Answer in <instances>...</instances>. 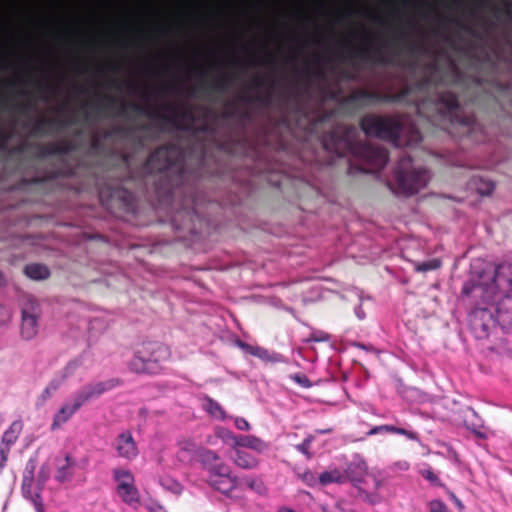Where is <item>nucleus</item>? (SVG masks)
I'll use <instances>...</instances> for the list:
<instances>
[{"label":"nucleus","instance_id":"nucleus-1","mask_svg":"<svg viewBox=\"0 0 512 512\" xmlns=\"http://www.w3.org/2000/svg\"><path fill=\"white\" fill-rule=\"evenodd\" d=\"M160 34H64V36H159ZM258 36V78L251 89L255 95L241 94L242 104L257 105L263 109L276 106L279 117H269L271 130L279 132V147L288 151L285 135L301 144L295 156L291 176L319 190L331 167L345 159L347 172L372 174L382 170L389 161L383 146L359 140V130L335 121V112L323 103L311 104L312 91L307 86L302 99L289 83H302L304 71L298 65L297 51H282L273 60L271 88L262 93L266 81L260 75L264 66L261 57L262 36ZM287 36L283 43L298 42L294 36L305 34H269ZM310 36H342L333 43H325L327 55H317L325 70L318 71L323 97L328 94L338 99L339 93L328 88L329 77L340 82L365 84L369 77L379 76L389 91L362 89L351 96L357 104L396 100L412 104L416 112L434 124L450 126V132L463 138V107L456 90H463V34H309ZM374 85V83H367Z\"/></svg>","mask_w":512,"mask_h":512},{"label":"nucleus","instance_id":"nucleus-2","mask_svg":"<svg viewBox=\"0 0 512 512\" xmlns=\"http://www.w3.org/2000/svg\"><path fill=\"white\" fill-rule=\"evenodd\" d=\"M115 138L134 139L143 148L145 140L136 135V127L117 124L95 131L90 147L81 152L72 140L38 145L29 161L30 185L51 183L75 193H97L106 209L112 213L136 215L144 198L155 210L165 212L168 194L162 192L156 164L148 171V159L134 166L131 153L112 152L103 156L104 142Z\"/></svg>","mask_w":512,"mask_h":512},{"label":"nucleus","instance_id":"nucleus-3","mask_svg":"<svg viewBox=\"0 0 512 512\" xmlns=\"http://www.w3.org/2000/svg\"><path fill=\"white\" fill-rule=\"evenodd\" d=\"M205 107L193 106L181 112L167 106L166 117L177 124L166 123L165 132L173 141L160 146L148 158L146 171L156 164L162 192L167 193L165 214L181 240L198 241L218 225V218L207 210L212 188L210 182V146L218 153L246 151L245 139H218V127L204 113Z\"/></svg>","mask_w":512,"mask_h":512},{"label":"nucleus","instance_id":"nucleus-4","mask_svg":"<svg viewBox=\"0 0 512 512\" xmlns=\"http://www.w3.org/2000/svg\"><path fill=\"white\" fill-rule=\"evenodd\" d=\"M226 109L219 114L212 108H204V113L211 123L218 127V139L228 140L229 137L235 139H245L247 142L246 151H229L225 154L218 153L216 149L210 146L211 171L210 182L212 188H216L212 196H209L207 210L213 212V217L218 218V212L228 206L240 205L243 194H248L253 188L254 176H263L276 187H281L285 174L288 173L286 164H273L265 156L258 146V143L244 133L234 135L227 132L220 137V121H229L236 119L238 107L227 102Z\"/></svg>","mask_w":512,"mask_h":512},{"label":"nucleus","instance_id":"nucleus-5","mask_svg":"<svg viewBox=\"0 0 512 512\" xmlns=\"http://www.w3.org/2000/svg\"><path fill=\"white\" fill-rule=\"evenodd\" d=\"M64 114L58 119H42L35 121L34 132L37 135H46L55 126L69 128L80 123L96 124L102 117L123 118L134 122L136 115L146 117L155 123L157 132H165V124H177L173 117H166V112L153 110L150 106L138 103H121L114 98L104 96L91 104H82L77 112L69 110L68 104L61 109Z\"/></svg>","mask_w":512,"mask_h":512},{"label":"nucleus","instance_id":"nucleus-6","mask_svg":"<svg viewBox=\"0 0 512 512\" xmlns=\"http://www.w3.org/2000/svg\"><path fill=\"white\" fill-rule=\"evenodd\" d=\"M377 5L370 10L356 7L354 3L344 6H328L323 0H314L313 12L322 17L348 19L355 15H367L382 22H394L402 19L407 12L410 18L416 15L426 16L436 12L429 3H416V0H377Z\"/></svg>","mask_w":512,"mask_h":512},{"label":"nucleus","instance_id":"nucleus-7","mask_svg":"<svg viewBox=\"0 0 512 512\" xmlns=\"http://www.w3.org/2000/svg\"><path fill=\"white\" fill-rule=\"evenodd\" d=\"M361 130L368 137L389 141L397 148L413 147L422 141L418 127L407 117L367 114L360 120Z\"/></svg>","mask_w":512,"mask_h":512},{"label":"nucleus","instance_id":"nucleus-8","mask_svg":"<svg viewBox=\"0 0 512 512\" xmlns=\"http://www.w3.org/2000/svg\"><path fill=\"white\" fill-rule=\"evenodd\" d=\"M512 264L503 262L496 266L487 265L476 271L462 286V294L482 298L485 303L496 300L504 294H512Z\"/></svg>","mask_w":512,"mask_h":512},{"label":"nucleus","instance_id":"nucleus-9","mask_svg":"<svg viewBox=\"0 0 512 512\" xmlns=\"http://www.w3.org/2000/svg\"><path fill=\"white\" fill-rule=\"evenodd\" d=\"M430 180V172L424 167H416L410 155L400 156L393 170L389 188L398 196L409 197L425 188Z\"/></svg>","mask_w":512,"mask_h":512},{"label":"nucleus","instance_id":"nucleus-10","mask_svg":"<svg viewBox=\"0 0 512 512\" xmlns=\"http://www.w3.org/2000/svg\"><path fill=\"white\" fill-rule=\"evenodd\" d=\"M119 384L120 381L115 378L85 384L75 391L55 413L51 429L55 430L60 428L63 424L68 422L83 405L98 399L101 395L111 391Z\"/></svg>","mask_w":512,"mask_h":512},{"label":"nucleus","instance_id":"nucleus-11","mask_svg":"<svg viewBox=\"0 0 512 512\" xmlns=\"http://www.w3.org/2000/svg\"><path fill=\"white\" fill-rule=\"evenodd\" d=\"M11 134L0 128V180L9 175H18L24 186H30L29 161L26 143L10 147Z\"/></svg>","mask_w":512,"mask_h":512},{"label":"nucleus","instance_id":"nucleus-12","mask_svg":"<svg viewBox=\"0 0 512 512\" xmlns=\"http://www.w3.org/2000/svg\"><path fill=\"white\" fill-rule=\"evenodd\" d=\"M170 357V349L158 341H145L135 350L128 363L129 370L137 374L155 375Z\"/></svg>","mask_w":512,"mask_h":512},{"label":"nucleus","instance_id":"nucleus-13","mask_svg":"<svg viewBox=\"0 0 512 512\" xmlns=\"http://www.w3.org/2000/svg\"><path fill=\"white\" fill-rule=\"evenodd\" d=\"M461 298L470 306L468 314L469 328L475 338L487 339L497 322L493 311V304L485 303L482 298H472L461 293Z\"/></svg>","mask_w":512,"mask_h":512},{"label":"nucleus","instance_id":"nucleus-14","mask_svg":"<svg viewBox=\"0 0 512 512\" xmlns=\"http://www.w3.org/2000/svg\"><path fill=\"white\" fill-rule=\"evenodd\" d=\"M263 0L252 2L250 0H241V5L245 11L258 12V30L233 29V30H185V29H59V32H302V30H274L263 27L260 13L263 9Z\"/></svg>","mask_w":512,"mask_h":512},{"label":"nucleus","instance_id":"nucleus-15","mask_svg":"<svg viewBox=\"0 0 512 512\" xmlns=\"http://www.w3.org/2000/svg\"><path fill=\"white\" fill-rule=\"evenodd\" d=\"M42 309L38 300L32 295H25L21 302V337L31 340L38 334V322Z\"/></svg>","mask_w":512,"mask_h":512},{"label":"nucleus","instance_id":"nucleus-16","mask_svg":"<svg viewBox=\"0 0 512 512\" xmlns=\"http://www.w3.org/2000/svg\"><path fill=\"white\" fill-rule=\"evenodd\" d=\"M113 480H118L120 477L128 478L129 483H121L116 487V492L121 500L132 508H137L140 505V493L135 486V477L133 473L124 468H115L112 471Z\"/></svg>","mask_w":512,"mask_h":512},{"label":"nucleus","instance_id":"nucleus-17","mask_svg":"<svg viewBox=\"0 0 512 512\" xmlns=\"http://www.w3.org/2000/svg\"><path fill=\"white\" fill-rule=\"evenodd\" d=\"M493 304V311L495 314L497 326L501 328L504 333L512 332V294H504L499 296L494 301H490Z\"/></svg>","mask_w":512,"mask_h":512},{"label":"nucleus","instance_id":"nucleus-18","mask_svg":"<svg viewBox=\"0 0 512 512\" xmlns=\"http://www.w3.org/2000/svg\"><path fill=\"white\" fill-rule=\"evenodd\" d=\"M199 462L210 473V477H230V467L213 450H201Z\"/></svg>","mask_w":512,"mask_h":512},{"label":"nucleus","instance_id":"nucleus-19","mask_svg":"<svg viewBox=\"0 0 512 512\" xmlns=\"http://www.w3.org/2000/svg\"><path fill=\"white\" fill-rule=\"evenodd\" d=\"M114 448L117 455L127 460H133L137 457L139 451L137 444L130 431H124L120 433L114 443Z\"/></svg>","mask_w":512,"mask_h":512},{"label":"nucleus","instance_id":"nucleus-20","mask_svg":"<svg viewBox=\"0 0 512 512\" xmlns=\"http://www.w3.org/2000/svg\"><path fill=\"white\" fill-rule=\"evenodd\" d=\"M367 471L368 467L366 462L357 456L354 460L346 465V468L342 472L344 483L350 481L354 486H356L358 483L362 482L363 477Z\"/></svg>","mask_w":512,"mask_h":512},{"label":"nucleus","instance_id":"nucleus-21","mask_svg":"<svg viewBox=\"0 0 512 512\" xmlns=\"http://www.w3.org/2000/svg\"><path fill=\"white\" fill-rule=\"evenodd\" d=\"M78 463L70 454H66L62 461H58L55 480L58 483H66L73 479Z\"/></svg>","mask_w":512,"mask_h":512},{"label":"nucleus","instance_id":"nucleus-22","mask_svg":"<svg viewBox=\"0 0 512 512\" xmlns=\"http://www.w3.org/2000/svg\"><path fill=\"white\" fill-rule=\"evenodd\" d=\"M238 481V478L230 473V477H209L208 483L215 490L227 497H232L230 493L237 487Z\"/></svg>","mask_w":512,"mask_h":512},{"label":"nucleus","instance_id":"nucleus-23","mask_svg":"<svg viewBox=\"0 0 512 512\" xmlns=\"http://www.w3.org/2000/svg\"><path fill=\"white\" fill-rule=\"evenodd\" d=\"M38 458L37 455L31 456L25 465L23 471V478L21 484V493H30V487L34 484L35 470L37 468Z\"/></svg>","mask_w":512,"mask_h":512},{"label":"nucleus","instance_id":"nucleus-24","mask_svg":"<svg viewBox=\"0 0 512 512\" xmlns=\"http://www.w3.org/2000/svg\"><path fill=\"white\" fill-rule=\"evenodd\" d=\"M34 483H35V488L33 490V486L30 487V493L29 494H26V493H22V496L30 501L36 512H44V503H43V498H42V492L44 490V487L46 485V482H38V480H36L34 478Z\"/></svg>","mask_w":512,"mask_h":512},{"label":"nucleus","instance_id":"nucleus-25","mask_svg":"<svg viewBox=\"0 0 512 512\" xmlns=\"http://www.w3.org/2000/svg\"><path fill=\"white\" fill-rule=\"evenodd\" d=\"M232 460L238 467L246 470L254 469L258 466V460L251 453L241 450L235 449L234 455L232 456Z\"/></svg>","mask_w":512,"mask_h":512},{"label":"nucleus","instance_id":"nucleus-26","mask_svg":"<svg viewBox=\"0 0 512 512\" xmlns=\"http://www.w3.org/2000/svg\"><path fill=\"white\" fill-rule=\"evenodd\" d=\"M25 275L35 281L46 280L50 277V269L42 263H31L24 268Z\"/></svg>","mask_w":512,"mask_h":512},{"label":"nucleus","instance_id":"nucleus-27","mask_svg":"<svg viewBox=\"0 0 512 512\" xmlns=\"http://www.w3.org/2000/svg\"><path fill=\"white\" fill-rule=\"evenodd\" d=\"M236 447L249 448L261 453L267 449V444L254 435H239L237 437Z\"/></svg>","mask_w":512,"mask_h":512},{"label":"nucleus","instance_id":"nucleus-28","mask_svg":"<svg viewBox=\"0 0 512 512\" xmlns=\"http://www.w3.org/2000/svg\"><path fill=\"white\" fill-rule=\"evenodd\" d=\"M22 429L23 423L21 420L13 421L8 429L3 433L0 443L12 447L19 438Z\"/></svg>","mask_w":512,"mask_h":512},{"label":"nucleus","instance_id":"nucleus-29","mask_svg":"<svg viewBox=\"0 0 512 512\" xmlns=\"http://www.w3.org/2000/svg\"><path fill=\"white\" fill-rule=\"evenodd\" d=\"M472 185L482 196L491 195L495 189V183L492 180L480 175L472 178Z\"/></svg>","mask_w":512,"mask_h":512},{"label":"nucleus","instance_id":"nucleus-30","mask_svg":"<svg viewBox=\"0 0 512 512\" xmlns=\"http://www.w3.org/2000/svg\"><path fill=\"white\" fill-rule=\"evenodd\" d=\"M207 450V448L198 446L192 440H185L181 443L180 454L184 457L187 454L189 457L195 458L198 462L200 461V451Z\"/></svg>","mask_w":512,"mask_h":512},{"label":"nucleus","instance_id":"nucleus-31","mask_svg":"<svg viewBox=\"0 0 512 512\" xmlns=\"http://www.w3.org/2000/svg\"><path fill=\"white\" fill-rule=\"evenodd\" d=\"M319 483L326 486L331 483L344 484L342 472L338 469L324 471L319 475Z\"/></svg>","mask_w":512,"mask_h":512},{"label":"nucleus","instance_id":"nucleus-32","mask_svg":"<svg viewBox=\"0 0 512 512\" xmlns=\"http://www.w3.org/2000/svg\"><path fill=\"white\" fill-rule=\"evenodd\" d=\"M197 7L195 2L192 0H184L178 2L174 12L176 15L181 17H190L194 16L197 13Z\"/></svg>","mask_w":512,"mask_h":512},{"label":"nucleus","instance_id":"nucleus-33","mask_svg":"<svg viewBox=\"0 0 512 512\" xmlns=\"http://www.w3.org/2000/svg\"><path fill=\"white\" fill-rule=\"evenodd\" d=\"M204 409L212 416L218 417L220 419L226 418V413L221 407V405L212 399L209 396H205L204 398Z\"/></svg>","mask_w":512,"mask_h":512},{"label":"nucleus","instance_id":"nucleus-34","mask_svg":"<svg viewBox=\"0 0 512 512\" xmlns=\"http://www.w3.org/2000/svg\"><path fill=\"white\" fill-rule=\"evenodd\" d=\"M84 361H85V353L83 352V353L79 354L78 356H76L75 358L71 359L65 365V367L62 370H60L59 372L62 375H65V378L68 379L76 372V370L79 367H81L83 365Z\"/></svg>","mask_w":512,"mask_h":512},{"label":"nucleus","instance_id":"nucleus-35","mask_svg":"<svg viewBox=\"0 0 512 512\" xmlns=\"http://www.w3.org/2000/svg\"><path fill=\"white\" fill-rule=\"evenodd\" d=\"M302 32H374L373 30L369 29H350V30H334V29H315V30H302ZM387 32H441L440 30H388Z\"/></svg>","mask_w":512,"mask_h":512},{"label":"nucleus","instance_id":"nucleus-36","mask_svg":"<svg viewBox=\"0 0 512 512\" xmlns=\"http://www.w3.org/2000/svg\"><path fill=\"white\" fill-rule=\"evenodd\" d=\"M159 483L165 490L174 494H180L183 490V486L171 477H163L159 480Z\"/></svg>","mask_w":512,"mask_h":512},{"label":"nucleus","instance_id":"nucleus-37","mask_svg":"<svg viewBox=\"0 0 512 512\" xmlns=\"http://www.w3.org/2000/svg\"><path fill=\"white\" fill-rule=\"evenodd\" d=\"M362 501L368 503L369 505H376L382 501V497L378 493H369L363 488L358 487V495Z\"/></svg>","mask_w":512,"mask_h":512},{"label":"nucleus","instance_id":"nucleus-38","mask_svg":"<svg viewBox=\"0 0 512 512\" xmlns=\"http://www.w3.org/2000/svg\"><path fill=\"white\" fill-rule=\"evenodd\" d=\"M441 266V261L437 258L430 259L421 263H417L415 265V270L417 272H428L432 270H436Z\"/></svg>","mask_w":512,"mask_h":512},{"label":"nucleus","instance_id":"nucleus-39","mask_svg":"<svg viewBox=\"0 0 512 512\" xmlns=\"http://www.w3.org/2000/svg\"><path fill=\"white\" fill-rule=\"evenodd\" d=\"M450 11L464 12L467 10L465 0H439Z\"/></svg>","mask_w":512,"mask_h":512},{"label":"nucleus","instance_id":"nucleus-40","mask_svg":"<svg viewBox=\"0 0 512 512\" xmlns=\"http://www.w3.org/2000/svg\"><path fill=\"white\" fill-rule=\"evenodd\" d=\"M465 427L472 432L476 438L484 440L487 438L486 432L483 431L484 425L480 423H469L465 421Z\"/></svg>","mask_w":512,"mask_h":512},{"label":"nucleus","instance_id":"nucleus-41","mask_svg":"<svg viewBox=\"0 0 512 512\" xmlns=\"http://www.w3.org/2000/svg\"><path fill=\"white\" fill-rule=\"evenodd\" d=\"M421 475L428 480L432 485L445 488V484L439 479V477L432 471V469H424L421 471Z\"/></svg>","mask_w":512,"mask_h":512},{"label":"nucleus","instance_id":"nucleus-42","mask_svg":"<svg viewBox=\"0 0 512 512\" xmlns=\"http://www.w3.org/2000/svg\"><path fill=\"white\" fill-rule=\"evenodd\" d=\"M217 436L220 437L224 442L231 443L236 448L237 437L239 435L234 434L232 431L222 428L217 432Z\"/></svg>","mask_w":512,"mask_h":512},{"label":"nucleus","instance_id":"nucleus-43","mask_svg":"<svg viewBox=\"0 0 512 512\" xmlns=\"http://www.w3.org/2000/svg\"><path fill=\"white\" fill-rule=\"evenodd\" d=\"M314 439V436L308 435L300 444L295 446L296 450L306 455L308 458L311 457L309 448Z\"/></svg>","mask_w":512,"mask_h":512},{"label":"nucleus","instance_id":"nucleus-44","mask_svg":"<svg viewBox=\"0 0 512 512\" xmlns=\"http://www.w3.org/2000/svg\"><path fill=\"white\" fill-rule=\"evenodd\" d=\"M51 470L48 463H44L40 466L38 473L35 477L38 482H46L50 479Z\"/></svg>","mask_w":512,"mask_h":512},{"label":"nucleus","instance_id":"nucleus-45","mask_svg":"<svg viewBox=\"0 0 512 512\" xmlns=\"http://www.w3.org/2000/svg\"><path fill=\"white\" fill-rule=\"evenodd\" d=\"M65 375L58 372L48 383L49 389L56 392L66 381Z\"/></svg>","mask_w":512,"mask_h":512},{"label":"nucleus","instance_id":"nucleus-46","mask_svg":"<svg viewBox=\"0 0 512 512\" xmlns=\"http://www.w3.org/2000/svg\"><path fill=\"white\" fill-rule=\"evenodd\" d=\"M241 482L243 484H245L248 488H250L251 490H254L256 491L257 493H260L261 492V489L263 487V484L262 482L260 481H257L256 479L252 478V477H244L243 479H241Z\"/></svg>","mask_w":512,"mask_h":512},{"label":"nucleus","instance_id":"nucleus-47","mask_svg":"<svg viewBox=\"0 0 512 512\" xmlns=\"http://www.w3.org/2000/svg\"><path fill=\"white\" fill-rule=\"evenodd\" d=\"M253 118L252 112L249 110H242L238 108V114L236 116V119L241 124L242 128L246 126V123L251 121Z\"/></svg>","mask_w":512,"mask_h":512},{"label":"nucleus","instance_id":"nucleus-48","mask_svg":"<svg viewBox=\"0 0 512 512\" xmlns=\"http://www.w3.org/2000/svg\"><path fill=\"white\" fill-rule=\"evenodd\" d=\"M391 433H397V434H401V435H404L406 436L408 439L410 440H417L418 439V435L416 432H413V431H410V430H406L404 428H398V427H395L393 425H391Z\"/></svg>","mask_w":512,"mask_h":512},{"label":"nucleus","instance_id":"nucleus-49","mask_svg":"<svg viewBox=\"0 0 512 512\" xmlns=\"http://www.w3.org/2000/svg\"><path fill=\"white\" fill-rule=\"evenodd\" d=\"M429 512H447V506L441 500H432L429 502Z\"/></svg>","mask_w":512,"mask_h":512},{"label":"nucleus","instance_id":"nucleus-50","mask_svg":"<svg viewBox=\"0 0 512 512\" xmlns=\"http://www.w3.org/2000/svg\"><path fill=\"white\" fill-rule=\"evenodd\" d=\"M11 320V311L8 307L0 304V326L8 324Z\"/></svg>","mask_w":512,"mask_h":512},{"label":"nucleus","instance_id":"nucleus-51","mask_svg":"<svg viewBox=\"0 0 512 512\" xmlns=\"http://www.w3.org/2000/svg\"><path fill=\"white\" fill-rule=\"evenodd\" d=\"M291 379L301 385L304 388H309L312 386L311 381L308 379L307 376L302 374H294L291 376Z\"/></svg>","mask_w":512,"mask_h":512},{"label":"nucleus","instance_id":"nucleus-52","mask_svg":"<svg viewBox=\"0 0 512 512\" xmlns=\"http://www.w3.org/2000/svg\"><path fill=\"white\" fill-rule=\"evenodd\" d=\"M355 294H356V296L358 297V299H359L360 303H359L357 306H355V308H354V313H355L356 317H357L359 320H364V319H365V317H366V314H365V312H364V310H363V308H362V304H361V303H362L363 298H362L361 294H360L358 291H355Z\"/></svg>","mask_w":512,"mask_h":512},{"label":"nucleus","instance_id":"nucleus-53","mask_svg":"<svg viewBox=\"0 0 512 512\" xmlns=\"http://www.w3.org/2000/svg\"><path fill=\"white\" fill-rule=\"evenodd\" d=\"M254 356L263 361L269 362L270 351L266 348L256 346Z\"/></svg>","mask_w":512,"mask_h":512},{"label":"nucleus","instance_id":"nucleus-54","mask_svg":"<svg viewBox=\"0 0 512 512\" xmlns=\"http://www.w3.org/2000/svg\"><path fill=\"white\" fill-rule=\"evenodd\" d=\"M234 424L238 430L248 431L250 430V424L248 421L242 417H236L234 419Z\"/></svg>","mask_w":512,"mask_h":512},{"label":"nucleus","instance_id":"nucleus-55","mask_svg":"<svg viewBox=\"0 0 512 512\" xmlns=\"http://www.w3.org/2000/svg\"><path fill=\"white\" fill-rule=\"evenodd\" d=\"M236 344L245 353H248V354L254 356L256 346H252V345H250V344H248V343H246V342H244L242 340H237Z\"/></svg>","mask_w":512,"mask_h":512},{"label":"nucleus","instance_id":"nucleus-56","mask_svg":"<svg viewBox=\"0 0 512 512\" xmlns=\"http://www.w3.org/2000/svg\"><path fill=\"white\" fill-rule=\"evenodd\" d=\"M269 362L271 363H288L289 360L278 352H270Z\"/></svg>","mask_w":512,"mask_h":512},{"label":"nucleus","instance_id":"nucleus-57","mask_svg":"<svg viewBox=\"0 0 512 512\" xmlns=\"http://www.w3.org/2000/svg\"><path fill=\"white\" fill-rule=\"evenodd\" d=\"M391 430H392L391 425H379V426H375L372 429H370L368 431L367 435L371 436V435H376V434L384 433V432L391 433Z\"/></svg>","mask_w":512,"mask_h":512},{"label":"nucleus","instance_id":"nucleus-58","mask_svg":"<svg viewBox=\"0 0 512 512\" xmlns=\"http://www.w3.org/2000/svg\"><path fill=\"white\" fill-rule=\"evenodd\" d=\"M137 10L141 13H150L152 11L155 10V7L154 5L148 1V2H145V3H141L138 7H137Z\"/></svg>","mask_w":512,"mask_h":512},{"label":"nucleus","instance_id":"nucleus-59","mask_svg":"<svg viewBox=\"0 0 512 512\" xmlns=\"http://www.w3.org/2000/svg\"><path fill=\"white\" fill-rule=\"evenodd\" d=\"M289 13L293 16H303L306 11L302 5L296 4L289 9Z\"/></svg>","mask_w":512,"mask_h":512},{"label":"nucleus","instance_id":"nucleus-60","mask_svg":"<svg viewBox=\"0 0 512 512\" xmlns=\"http://www.w3.org/2000/svg\"><path fill=\"white\" fill-rule=\"evenodd\" d=\"M352 345L354 347L360 348V349L365 350L367 352H373V353L377 352V349L373 345H371V344H365V343H362V342H354Z\"/></svg>","mask_w":512,"mask_h":512},{"label":"nucleus","instance_id":"nucleus-61","mask_svg":"<svg viewBox=\"0 0 512 512\" xmlns=\"http://www.w3.org/2000/svg\"><path fill=\"white\" fill-rule=\"evenodd\" d=\"M11 447L0 443V460L7 462Z\"/></svg>","mask_w":512,"mask_h":512},{"label":"nucleus","instance_id":"nucleus-62","mask_svg":"<svg viewBox=\"0 0 512 512\" xmlns=\"http://www.w3.org/2000/svg\"><path fill=\"white\" fill-rule=\"evenodd\" d=\"M213 87L215 91L219 93H226L229 89V84L224 82H215Z\"/></svg>","mask_w":512,"mask_h":512},{"label":"nucleus","instance_id":"nucleus-63","mask_svg":"<svg viewBox=\"0 0 512 512\" xmlns=\"http://www.w3.org/2000/svg\"><path fill=\"white\" fill-rule=\"evenodd\" d=\"M114 6L113 2L110 0H102L98 3L97 8L101 10H110Z\"/></svg>","mask_w":512,"mask_h":512},{"label":"nucleus","instance_id":"nucleus-64","mask_svg":"<svg viewBox=\"0 0 512 512\" xmlns=\"http://www.w3.org/2000/svg\"><path fill=\"white\" fill-rule=\"evenodd\" d=\"M54 391L52 389H49V386L47 385L45 389L42 391L40 398L43 401H47L49 398H51Z\"/></svg>","mask_w":512,"mask_h":512}]
</instances>
